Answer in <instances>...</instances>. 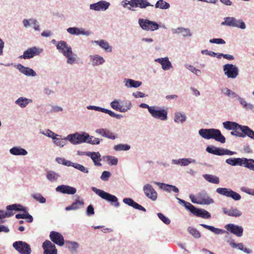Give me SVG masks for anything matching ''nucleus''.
Instances as JSON below:
<instances>
[{"mask_svg": "<svg viewBox=\"0 0 254 254\" xmlns=\"http://www.w3.org/2000/svg\"><path fill=\"white\" fill-rule=\"evenodd\" d=\"M199 134L206 139H213L215 140L224 143L226 141L225 136L221 131L216 128H202L198 131Z\"/></svg>", "mask_w": 254, "mask_h": 254, "instance_id": "2", "label": "nucleus"}, {"mask_svg": "<svg viewBox=\"0 0 254 254\" xmlns=\"http://www.w3.org/2000/svg\"><path fill=\"white\" fill-rule=\"evenodd\" d=\"M217 193L230 197L235 201L240 200L241 199V195L232 190L226 188H218L216 189Z\"/></svg>", "mask_w": 254, "mask_h": 254, "instance_id": "9", "label": "nucleus"}, {"mask_svg": "<svg viewBox=\"0 0 254 254\" xmlns=\"http://www.w3.org/2000/svg\"><path fill=\"white\" fill-rule=\"evenodd\" d=\"M87 156L92 159L95 166L98 167L102 166V164L100 163L102 160L101 155L99 152L89 151Z\"/></svg>", "mask_w": 254, "mask_h": 254, "instance_id": "29", "label": "nucleus"}, {"mask_svg": "<svg viewBox=\"0 0 254 254\" xmlns=\"http://www.w3.org/2000/svg\"><path fill=\"white\" fill-rule=\"evenodd\" d=\"M83 204L84 201L82 200H79L78 199H76L71 205L65 207V210L66 211L77 210L79 209L81 207V206L83 205Z\"/></svg>", "mask_w": 254, "mask_h": 254, "instance_id": "44", "label": "nucleus"}, {"mask_svg": "<svg viewBox=\"0 0 254 254\" xmlns=\"http://www.w3.org/2000/svg\"><path fill=\"white\" fill-rule=\"evenodd\" d=\"M224 74L228 78L235 79L239 74L238 67L233 64H227L223 65Z\"/></svg>", "mask_w": 254, "mask_h": 254, "instance_id": "13", "label": "nucleus"}, {"mask_svg": "<svg viewBox=\"0 0 254 254\" xmlns=\"http://www.w3.org/2000/svg\"><path fill=\"white\" fill-rule=\"evenodd\" d=\"M103 158L110 165H116L118 162L117 158L112 156H104Z\"/></svg>", "mask_w": 254, "mask_h": 254, "instance_id": "51", "label": "nucleus"}, {"mask_svg": "<svg viewBox=\"0 0 254 254\" xmlns=\"http://www.w3.org/2000/svg\"><path fill=\"white\" fill-rule=\"evenodd\" d=\"M16 67L20 72L26 76L34 77L37 75L36 71L32 68L25 66L20 64H18Z\"/></svg>", "mask_w": 254, "mask_h": 254, "instance_id": "20", "label": "nucleus"}, {"mask_svg": "<svg viewBox=\"0 0 254 254\" xmlns=\"http://www.w3.org/2000/svg\"><path fill=\"white\" fill-rule=\"evenodd\" d=\"M123 201L126 204H127L129 206L132 207L133 208H134L135 209L142 211L144 212H145L146 211V209L144 207H143L141 205L139 204L138 203H137V202L134 201L133 200V199H132L131 198H130V197L124 198L123 199Z\"/></svg>", "mask_w": 254, "mask_h": 254, "instance_id": "26", "label": "nucleus"}, {"mask_svg": "<svg viewBox=\"0 0 254 254\" xmlns=\"http://www.w3.org/2000/svg\"><path fill=\"white\" fill-rule=\"evenodd\" d=\"M130 146L127 144H118L114 146V149L116 151H128L130 149Z\"/></svg>", "mask_w": 254, "mask_h": 254, "instance_id": "52", "label": "nucleus"}, {"mask_svg": "<svg viewBox=\"0 0 254 254\" xmlns=\"http://www.w3.org/2000/svg\"><path fill=\"white\" fill-rule=\"evenodd\" d=\"M222 125L224 128L227 130H240V127L242 126L241 125L236 122L231 121L224 122L222 123Z\"/></svg>", "mask_w": 254, "mask_h": 254, "instance_id": "37", "label": "nucleus"}, {"mask_svg": "<svg viewBox=\"0 0 254 254\" xmlns=\"http://www.w3.org/2000/svg\"><path fill=\"white\" fill-rule=\"evenodd\" d=\"M200 225L203 228L209 230L216 235H220L224 233L229 234L228 232L235 235L237 237H241L243 235L244 228L242 226L233 223H229L225 225L224 228L226 230L215 228L212 226L204 224H200Z\"/></svg>", "mask_w": 254, "mask_h": 254, "instance_id": "1", "label": "nucleus"}, {"mask_svg": "<svg viewBox=\"0 0 254 254\" xmlns=\"http://www.w3.org/2000/svg\"><path fill=\"white\" fill-rule=\"evenodd\" d=\"M138 23L140 26L144 30L154 31L159 28V25L156 22L147 19L140 18Z\"/></svg>", "mask_w": 254, "mask_h": 254, "instance_id": "14", "label": "nucleus"}, {"mask_svg": "<svg viewBox=\"0 0 254 254\" xmlns=\"http://www.w3.org/2000/svg\"><path fill=\"white\" fill-rule=\"evenodd\" d=\"M86 213L87 215L88 216H92L94 214V208L92 204H90L87 207L86 210Z\"/></svg>", "mask_w": 254, "mask_h": 254, "instance_id": "63", "label": "nucleus"}, {"mask_svg": "<svg viewBox=\"0 0 254 254\" xmlns=\"http://www.w3.org/2000/svg\"><path fill=\"white\" fill-rule=\"evenodd\" d=\"M155 62L159 63L161 65L162 69L164 70H169L173 67L167 57L156 59Z\"/></svg>", "mask_w": 254, "mask_h": 254, "instance_id": "28", "label": "nucleus"}, {"mask_svg": "<svg viewBox=\"0 0 254 254\" xmlns=\"http://www.w3.org/2000/svg\"><path fill=\"white\" fill-rule=\"evenodd\" d=\"M91 139H88V143L92 145H98L100 144V139L99 138L91 136Z\"/></svg>", "mask_w": 254, "mask_h": 254, "instance_id": "62", "label": "nucleus"}, {"mask_svg": "<svg viewBox=\"0 0 254 254\" xmlns=\"http://www.w3.org/2000/svg\"><path fill=\"white\" fill-rule=\"evenodd\" d=\"M40 133L43 135L47 136L52 139L55 136H61V135L56 134L49 129H47L45 130H40Z\"/></svg>", "mask_w": 254, "mask_h": 254, "instance_id": "55", "label": "nucleus"}, {"mask_svg": "<svg viewBox=\"0 0 254 254\" xmlns=\"http://www.w3.org/2000/svg\"><path fill=\"white\" fill-rule=\"evenodd\" d=\"M9 153L14 156H25L28 154L27 150L19 146H14L9 149Z\"/></svg>", "mask_w": 254, "mask_h": 254, "instance_id": "34", "label": "nucleus"}, {"mask_svg": "<svg viewBox=\"0 0 254 254\" xmlns=\"http://www.w3.org/2000/svg\"><path fill=\"white\" fill-rule=\"evenodd\" d=\"M51 240L59 246H63L64 244L63 236L60 233L56 231H52L50 234Z\"/></svg>", "mask_w": 254, "mask_h": 254, "instance_id": "17", "label": "nucleus"}, {"mask_svg": "<svg viewBox=\"0 0 254 254\" xmlns=\"http://www.w3.org/2000/svg\"><path fill=\"white\" fill-rule=\"evenodd\" d=\"M223 148H219L213 145H209L206 148V151L210 154L222 156Z\"/></svg>", "mask_w": 254, "mask_h": 254, "instance_id": "42", "label": "nucleus"}, {"mask_svg": "<svg viewBox=\"0 0 254 254\" xmlns=\"http://www.w3.org/2000/svg\"><path fill=\"white\" fill-rule=\"evenodd\" d=\"M44 254H57V250L54 244L49 240H46L42 245Z\"/></svg>", "mask_w": 254, "mask_h": 254, "instance_id": "18", "label": "nucleus"}, {"mask_svg": "<svg viewBox=\"0 0 254 254\" xmlns=\"http://www.w3.org/2000/svg\"><path fill=\"white\" fill-rule=\"evenodd\" d=\"M221 25L236 27L242 29H245L246 27L245 22L242 19L237 20L233 17H225Z\"/></svg>", "mask_w": 254, "mask_h": 254, "instance_id": "10", "label": "nucleus"}, {"mask_svg": "<svg viewBox=\"0 0 254 254\" xmlns=\"http://www.w3.org/2000/svg\"><path fill=\"white\" fill-rule=\"evenodd\" d=\"M43 51V49L34 46L25 51L22 55L19 57L21 59H30L36 56H39Z\"/></svg>", "mask_w": 254, "mask_h": 254, "instance_id": "12", "label": "nucleus"}, {"mask_svg": "<svg viewBox=\"0 0 254 254\" xmlns=\"http://www.w3.org/2000/svg\"><path fill=\"white\" fill-rule=\"evenodd\" d=\"M110 106L114 110L122 113L124 110H122V105H121L119 100L115 99L112 101Z\"/></svg>", "mask_w": 254, "mask_h": 254, "instance_id": "54", "label": "nucleus"}, {"mask_svg": "<svg viewBox=\"0 0 254 254\" xmlns=\"http://www.w3.org/2000/svg\"><path fill=\"white\" fill-rule=\"evenodd\" d=\"M91 64L93 66L103 64L105 61L104 58L98 55H92L89 56Z\"/></svg>", "mask_w": 254, "mask_h": 254, "instance_id": "33", "label": "nucleus"}, {"mask_svg": "<svg viewBox=\"0 0 254 254\" xmlns=\"http://www.w3.org/2000/svg\"><path fill=\"white\" fill-rule=\"evenodd\" d=\"M87 109L88 110H95L96 111L101 112H103L106 114H108L109 116H110L114 118V116H115V113L113 111L107 109H105L102 107H100L99 106H93V105H89L87 107Z\"/></svg>", "mask_w": 254, "mask_h": 254, "instance_id": "36", "label": "nucleus"}, {"mask_svg": "<svg viewBox=\"0 0 254 254\" xmlns=\"http://www.w3.org/2000/svg\"><path fill=\"white\" fill-rule=\"evenodd\" d=\"M199 204H205L208 205L212 204L214 202V200L212 198H210L208 193L205 191L202 190L198 193Z\"/></svg>", "mask_w": 254, "mask_h": 254, "instance_id": "21", "label": "nucleus"}, {"mask_svg": "<svg viewBox=\"0 0 254 254\" xmlns=\"http://www.w3.org/2000/svg\"><path fill=\"white\" fill-rule=\"evenodd\" d=\"M240 127V130L242 131L243 135V137L248 136L250 138L254 140V131L253 129L247 126L242 125Z\"/></svg>", "mask_w": 254, "mask_h": 254, "instance_id": "39", "label": "nucleus"}, {"mask_svg": "<svg viewBox=\"0 0 254 254\" xmlns=\"http://www.w3.org/2000/svg\"><path fill=\"white\" fill-rule=\"evenodd\" d=\"M242 158H229L227 159L225 162L231 166H242Z\"/></svg>", "mask_w": 254, "mask_h": 254, "instance_id": "49", "label": "nucleus"}, {"mask_svg": "<svg viewBox=\"0 0 254 254\" xmlns=\"http://www.w3.org/2000/svg\"><path fill=\"white\" fill-rule=\"evenodd\" d=\"M56 190L57 192L67 194H74L76 192V189L75 188L64 185L58 186L56 188Z\"/></svg>", "mask_w": 254, "mask_h": 254, "instance_id": "19", "label": "nucleus"}, {"mask_svg": "<svg viewBox=\"0 0 254 254\" xmlns=\"http://www.w3.org/2000/svg\"><path fill=\"white\" fill-rule=\"evenodd\" d=\"M153 183L157 185L160 189H162L168 192L173 191L175 193H178L179 191V189L174 185L157 182H153Z\"/></svg>", "mask_w": 254, "mask_h": 254, "instance_id": "23", "label": "nucleus"}, {"mask_svg": "<svg viewBox=\"0 0 254 254\" xmlns=\"http://www.w3.org/2000/svg\"><path fill=\"white\" fill-rule=\"evenodd\" d=\"M242 107L246 110H251L254 111V105L248 103L242 97H240L238 100Z\"/></svg>", "mask_w": 254, "mask_h": 254, "instance_id": "50", "label": "nucleus"}, {"mask_svg": "<svg viewBox=\"0 0 254 254\" xmlns=\"http://www.w3.org/2000/svg\"><path fill=\"white\" fill-rule=\"evenodd\" d=\"M186 120L187 117L184 113L181 112H176L175 113L174 120L176 123L183 124Z\"/></svg>", "mask_w": 254, "mask_h": 254, "instance_id": "46", "label": "nucleus"}, {"mask_svg": "<svg viewBox=\"0 0 254 254\" xmlns=\"http://www.w3.org/2000/svg\"><path fill=\"white\" fill-rule=\"evenodd\" d=\"M67 31L69 33L73 35H86L89 36L90 35V32L85 31L83 29H80L76 27H69L67 29Z\"/></svg>", "mask_w": 254, "mask_h": 254, "instance_id": "30", "label": "nucleus"}, {"mask_svg": "<svg viewBox=\"0 0 254 254\" xmlns=\"http://www.w3.org/2000/svg\"><path fill=\"white\" fill-rule=\"evenodd\" d=\"M14 249L20 254H30L31 249L30 245L25 242L18 241L12 244Z\"/></svg>", "mask_w": 254, "mask_h": 254, "instance_id": "11", "label": "nucleus"}, {"mask_svg": "<svg viewBox=\"0 0 254 254\" xmlns=\"http://www.w3.org/2000/svg\"><path fill=\"white\" fill-rule=\"evenodd\" d=\"M122 4L124 7H127L130 10H133L132 8L139 7L141 8H144L147 6H152L147 0H130L127 1V0H123L122 1Z\"/></svg>", "mask_w": 254, "mask_h": 254, "instance_id": "8", "label": "nucleus"}, {"mask_svg": "<svg viewBox=\"0 0 254 254\" xmlns=\"http://www.w3.org/2000/svg\"><path fill=\"white\" fill-rule=\"evenodd\" d=\"M60 177V175L54 171L50 170L46 171V178L51 183L57 182Z\"/></svg>", "mask_w": 254, "mask_h": 254, "instance_id": "32", "label": "nucleus"}, {"mask_svg": "<svg viewBox=\"0 0 254 254\" xmlns=\"http://www.w3.org/2000/svg\"><path fill=\"white\" fill-rule=\"evenodd\" d=\"M171 31L173 34H177L178 35L182 34V36L184 38L191 37L192 36L189 29L182 27H179L177 28H172Z\"/></svg>", "mask_w": 254, "mask_h": 254, "instance_id": "31", "label": "nucleus"}, {"mask_svg": "<svg viewBox=\"0 0 254 254\" xmlns=\"http://www.w3.org/2000/svg\"><path fill=\"white\" fill-rule=\"evenodd\" d=\"M66 247L70 250L72 254L77 253L78 249L79 247V244L76 242L66 241H65Z\"/></svg>", "mask_w": 254, "mask_h": 254, "instance_id": "43", "label": "nucleus"}, {"mask_svg": "<svg viewBox=\"0 0 254 254\" xmlns=\"http://www.w3.org/2000/svg\"><path fill=\"white\" fill-rule=\"evenodd\" d=\"M225 240L226 243H228L230 247L233 249H238L246 254H249L252 253V251L250 249L244 248L243 243H240L236 244L235 240L232 238L231 236H226L225 237Z\"/></svg>", "mask_w": 254, "mask_h": 254, "instance_id": "15", "label": "nucleus"}, {"mask_svg": "<svg viewBox=\"0 0 254 254\" xmlns=\"http://www.w3.org/2000/svg\"><path fill=\"white\" fill-rule=\"evenodd\" d=\"M222 211L224 214L234 217H239L242 215V212L238 208L231 206L229 209L225 207L222 208Z\"/></svg>", "mask_w": 254, "mask_h": 254, "instance_id": "24", "label": "nucleus"}, {"mask_svg": "<svg viewBox=\"0 0 254 254\" xmlns=\"http://www.w3.org/2000/svg\"><path fill=\"white\" fill-rule=\"evenodd\" d=\"M187 231L195 239H199L201 237L200 233L195 228L190 226L188 228Z\"/></svg>", "mask_w": 254, "mask_h": 254, "instance_id": "53", "label": "nucleus"}, {"mask_svg": "<svg viewBox=\"0 0 254 254\" xmlns=\"http://www.w3.org/2000/svg\"><path fill=\"white\" fill-rule=\"evenodd\" d=\"M124 105H122V110H124V111H122V113L127 112L128 110H130L132 107L131 103L129 101H125Z\"/></svg>", "mask_w": 254, "mask_h": 254, "instance_id": "61", "label": "nucleus"}, {"mask_svg": "<svg viewBox=\"0 0 254 254\" xmlns=\"http://www.w3.org/2000/svg\"><path fill=\"white\" fill-rule=\"evenodd\" d=\"M123 83L127 88H138L142 84V82L130 78H125Z\"/></svg>", "mask_w": 254, "mask_h": 254, "instance_id": "35", "label": "nucleus"}, {"mask_svg": "<svg viewBox=\"0 0 254 254\" xmlns=\"http://www.w3.org/2000/svg\"><path fill=\"white\" fill-rule=\"evenodd\" d=\"M110 5L109 2L104 0H101L96 3L90 4V8L91 9L96 11L105 10L108 8Z\"/></svg>", "mask_w": 254, "mask_h": 254, "instance_id": "22", "label": "nucleus"}, {"mask_svg": "<svg viewBox=\"0 0 254 254\" xmlns=\"http://www.w3.org/2000/svg\"><path fill=\"white\" fill-rule=\"evenodd\" d=\"M155 7L161 9H167L170 7V4L163 0H159L156 2Z\"/></svg>", "mask_w": 254, "mask_h": 254, "instance_id": "58", "label": "nucleus"}, {"mask_svg": "<svg viewBox=\"0 0 254 254\" xmlns=\"http://www.w3.org/2000/svg\"><path fill=\"white\" fill-rule=\"evenodd\" d=\"M158 218L165 224L169 225L171 223V221L169 218L165 216L163 213L158 212L157 213Z\"/></svg>", "mask_w": 254, "mask_h": 254, "instance_id": "59", "label": "nucleus"}, {"mask_svg": "<svg viewBox=\"0 0 254 254\" xmlns=\"http://www.w3.org/2000/svg\"><path fill=\"white\" fill-rule=\"evenodd\" d=\"M177 199L180 204H183L185 208L191 213L193 215L201 217L204 219H209L211 217L210 213L207 210L197 208L190 203L187 202L183 199L179 197H176Z\"/></svg>", "mask_w": 254, "mask_h": 254, "instance_id": "3", "label": "nucleus"}, {"mask_svg": "<svg viewBox=\"0 0 254 254\" xmlns=\"http://www.w3.org/2000/svg\"><path fill=\"white\" fill-rule=\"evenodd\" d=\"M73 167L83 173L88 174L89 173V169L80 164L74 163Z\"/></svg>", "mask_w": 254, "mask_h": 254, "instance_id": "57", "label": "nucleus"}, {"mask_svg": "<svg viewBox=\"0 0 254 254\" xmlns=\"http://www.w3.org/2000/svg\"><path fill=\"white\" fill-rule=\"evenodd\" d=\"M67 139L73 145H77L82 143H87L88 139H91L90 135L87 132L82 131L76 132L74 133L69 134Z\"/></svg>", "mask_w": 254, "mask_h": 254, "instance_id": "6", "label": "nucleus"}, {"mask_svg": "<svg viewBox=\"0 0 254 254\" xmlns=\"http://www.w3.org/2000/svg\"><path fill=\"white\" fill-rule=\"evenodd\" d=\"M172 163L175 165H180L181 166H187L190 163L197 164V162L195 159L190 158L173 159Z\"/></svg>", "mask_w": 254, "mask_h": 254, "instance_id": "25", "label": "nucleus"}, {"mask_svg": "<svg viewBox=\"0 0 254 254\" xmlns=\"http://www.w3.org/2000/svg\"><path fill=\"white\" fill-rule=\"evenodd\" d=\"M92 43H95L96 45L100 46L102 49L108 52H112V47L109 45V44L107 41L104 40H99L96 41H92Z\"/></svg>", "mask_w": 254, "mask_h": 254, "instance_id": "38", "label": "nucleus"}, {"mask_svg": "<svg viewBox=\"0 0 254 254\" xmlns=\"http://www.w3.org/2000/svg\"><path fill=\"white\" fill-rule=\"evenodd\" d=\"M149 114L155 119L162 121H165L168 119V111L163 107L152 106Z\"/></svg>", "mask_w": 254, "mask_h": 254, "instance_id": "7", "label": "nucleus"}, {"mask_svg": "<svg viewBox=\"0 0 254 254\" xmlns=\"http://www.w3.org/2000/svg\"><path fill=\"white\" fill-rule=\"evenodd\" d=\"M57 50L66 58L67 64H72L75 63L76 59L74 57V54L72 51L71 47L65 41L62 40V42L57 46Z\"/></svg>", "mask_w": 254, "mask_h": 254, "instance_id": "4", "label": "nucleus"}, {"mask_svg": "<svg viewBox=\"0 0 254 254\" xmlns=\"http://www.w3.org/2000/svg\"><path fill=\"white\" fill-rule=\"evenodd\" d=\"M95 132L101 135L103 137H106L112 140H114L117 138V136L113 132L107 128L97 129L95 130Z\"/></svg>", "mask_w": 254, "mask_h": 254, "instance_id": "27", "label": "nucleus"}, {"mask_svg": "<svg viewBox=\"0 0 254 254\" xmlns=\"http://www.w3.org/2000/svg\"><path fill=\"white\" fill-rule=\"evenodd\" d=\"M58 136H55L53 138V143L60 147H63L67 143V140L69 141V139H67L68 135L64 138L58 137Z\"/></svg>", "mask_w": 254, "mask_h": 254, "instance_id": "40", "label": "nucleus"}, {"mask_svg": "<svg viewBox=\"0 0 254 254\" xmlns=\"http://www.w3.org/2000/svg\"><path fill=\"white\" fill-rule=\"evenodd\" d=\"M32 100L24 97L18 98L15 101V104L19 106L20 108H25L29 103L32 102Z\"/></svg>", "mask_w": 254, "mask_h": 254, "instance_id": "41", "label": "nucleus"}, {"mask_svg": "<svg viewBox=\"0 0 254 254\" xmlns=\"http://www.w3.org/2000/svg\"><path fill=\"white\" fill-rule=\"evenodd\" d=\"M32 197L36 201L40 203H45L46 202V199L40 193H35L32 194Z\"/></svg>", "mask_w": 254, "mask_h": 254, "instance_id": "56", "label": "nucleus"}, {"mask_svg": "<svg viewBox=\"0 0 254 254\" xmlns=\"http://www.w3.org/2000/svg\"><path fill=\"white\" fill-rule=\"evenodd\" d=\"M6 208L8 211H24L27 209V207L23 206L20 204L15 203L7 205Z\"/></svg>", "mask_w": 254, "mask_h": 254, "instance_id": "48", "label": "nucleus"}, {"mask_svg": "<svg viewBox=\"0 0 254 254\" xmlns=\"http://www.w3.org/2000/svg\"><path fill=\"white\" fill-rule=\"evenodd\" d=\"M203 178L207 182L214 184H218L220 182L219 178L211 174H203Z\"/></svg>", "mask_w": 254, "mask_h": 254, "instance_id": "47", "label": "nucleus"}, {"mask_svg": "<svg viewBox=\"0 0 254 254\" xmlns=\"http://www.w3.org/2000/svg\"><path fill=\"white\" fill-rule=\"evenodd\" d=\"M111 176V173L109 171H104L100 176V179L103 181L107 182Z\"/></svg>", "mask_w": 254, "mask_h": 254, "instance_id": "60", "label": "nucleus"}, {"mask_svg": "<svg viewBox=\"0 0 254 254\" xmlns=\"http://www.w3.org/2000/svg\"><path fill=\"white\" fill-rule=\"evenodd\" d=\"M242 166L254 171V159L242 158Z\"/></svg>", "mask_w": 254, "mask_h": 254, "instance_id": "45", "label": "nucleus"}, {"mask_svg": "<svg viewBox=\"0 0 254 254\" xmlns=\"http://www.w3.org/2000/svg\"><path fill=\"white\" fill-rule=\"evenodd\" d=\"M91 190L101 198L109 202L112 206L115 207H119L120 206V203L116 195L94 187H91Z\"/></svg>", "mask_w": 254, "mask_h": 254, "instance_id": "5", "label": "nucleus"}, {"mask_svg": "<svg viewBox=\"0 0 254 254\" xmlns=\"http://www.w3.org/2000/svg\"><path fill=\"white\" fill-rule=\"evenodd\" d=\"M210 43L216 44H224L225 41L221 38H213L209 40Z\"/></svg>", "mask_w": 254, "mask_h": 254, "instance_id": "64", "label": "nucleus"}, {"mask_svg": "<svg viewBox=\"0 0 254 254\" xmlns=\"http://www.w3.org/2000/svg\"><path fill=\"white\" fill-rule=\"evenodd\" d=\"M143 191L145 195L152 201L156 200L158 194L153 187L149 184H145L143 187Z\"/></svg>", "mask_w": 254, "mask_h": 254, "instance_id": "16", "label": "nucleus"}]
</instances>
